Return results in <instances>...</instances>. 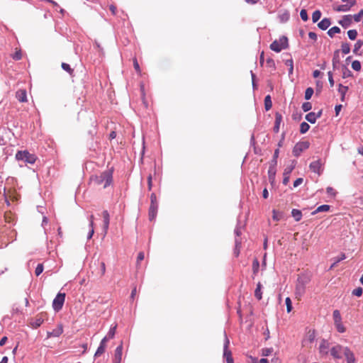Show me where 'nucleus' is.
Returning <instances> with one entry per match:
<instances>
[{
  "mask_svg": "<svg viewBox=\"0 0 363 363\" xmlns=\"http://www.w3.org/2000/svg\"><path fill=\"white\" fill-rule=\"evenodd\" d=\"M113 169H106L99 174L92 175L90 177L91 182L95 185H103L104 188H106L113 182Z\"/></svg>",
  "mask_w": 363,
  "mask_h": 363,
  "instance_id": "f257e3e1",
  "label": "nucleus"
},
{
  "mask_svg": "<svg viewBox=\"0 0 363 363\" xmlns=\"http://www.w3.org/2000/svg\"><path fill=\"white\" fill-rule=\"evenodd\" d=\"M16 159L18 161H23L28 164H34L36 161V156L30 153L28 150L18 151L16 154Z\"/></svg>",
  "mask_w": 363,
  "mask_h": 363,
  "instance_id": "f03ea898",
  "label": "nucleus"
},
{
  "mask_svg": "<svg viewBox=\"0 0 363 363\" xmlns=\"http://www.w3.org/2000/svg\"><path fill=\"white\" fill-rule=\"evenodd\" d=\"M288 46V38L283 35L279 38V40H274L271 43L270 49L276 52H279L281 50L287 48Z\"/></svg>",
  "mask_w": 363,
  "mask_h": 363,
  "instance_id": "7ed1b4c3",
  "label": "nucleus"
},
{
  "mask_svg": "<svg viewBox=\"0 0 363 363\" xmlns=\"http://www.w3.org/2000/svg\"><path fill=\"white\" fill-rule=\"evenodd\" d=\"M225 340L223 344V357L225 359L227 363H233V358L232 357L231 351L228 350L230 345V340L227 337L225 333H224Z\"/></svg>",
  "mask_w": 363,
  "mask_h": 363,
  "instance_id": "20e7f679",
  "label": "nucleus"
},
{
  "mask_svg": "<svg viewBox=\"0 0 363 363\" xmlns=\"http://www.w3.org/2000/svg\"><path fill=\"white\" fill-rule=\"evenodd\" d=\"M310 146V143L308 141H301L297 143L292 150V153L295 157H299L301 152L306 150H307Z\"/></svg>",
  "mask_w": 363,
  "mask_h": 363,
  "instance_id": "39448f33",
  "label": "nucleus"
},
{
  "mask_svg": "<svg viewBox=\"0 0 363 363\" xmlns=\"http://www.w3.org/2000/svg\"><path fill=\"white\" fill-rule=\"evenodd\" d=\"M65 299V294L59 293L52 301V307L55 311L62 309Z\"/></svg>",
  "mask_w": 363,
  "mask_h": 363,
  "instance_id": "423d86ee",
  "label": "nucleus"
},
{
  "mask_svg": "<svg viewBox=\"0 0 363 363\" xmlns=\"http://www.w3.org/2000/svg\"><path fill=\"white\" fill-rule=\"evenodd\" d=\"M344 352V347L340 345H335L330 349V354L335 359H341L342 352Z\"/></svg>",
  "mask_w": 363,
  "mask_h": 363,
  "instance_id": "0eeeda50",
  "label": "nucleus"
},
{
  "mask_svg": "<svg viewBox=\"0 0 363 363\" xmlns=\"http://www.w3.org/2000/svg\"><path fill=\"white\" fill-rule=\"evenodd\" d=\"M309 168L313 172L316 173L318 175H320L323 171L322 162L320 160L312 162L309 165Z\"/></svg>",
  "mask_w": 363,
  "mask_h": 363,
  "instance_id": "6e6552de",
  "label": "nucleus"
},
{
  "mask_svg": "<svg viewBox=\"0 0 363 363\" xmlns=\"http://www.w3.org/2000/svg\"><path fill=\"white\" fill-rule=\"evenodd\" d=\"M344 355L345 357L347 363H355L356 359L354 353L347 347H344Z\"/></svg>",
  "mask_w": 363,
  "mask_h": 363,
  "instance_id": "1a4fd4ad",
  "label": "nucleus"
},
{
  "mask_svg": "<svg viewBox=\"0 0 363 363\" xmlns=\"http://www.w3.org/2000/svg\"><path fill=\"white\" fill-rule=\"evenodd\" d=\"M123 343L121 342L116 349L113 363H121L122 359Z\"/></svg>",
  "mask_w": 363,
  "mask_h": 363,
  "instance_id": "9d476101",
  "label": "nucleus"
},
{
  "mask_svg": "<svg viewBox=\"0 0 363 363\" xmlns=\"http://www.w3.org/2000/svg\"><path fill=\"white\" fill-rule=\"evenodd\" d=\"M103 215V221H104V226L103 230L104 232V234L106 235L107 233L108 229L109 228V223H110V215L108 212V211L105 210L102 213Z\"/></svg>",
  "mask_w": 363,
  "mask_h": 363,
  "instance_id": "9b49d317",
  "label": "nucleus"
},
{
  "mask_svg": "<svg viewBox=\"0 0 363 363\" xmlns=\"http://www.w3.org/2000/svg\"><path fill=\"white\" fill-rule=\"evenodd\" d=\"M352 22V17L351 15H345L342 19L338 21V23L343 28H347L350 26Z\"/></svg>",
  "mask_w": 363,
  "mask_h": 363,
  "instance_id": "f8f14e48",
  "label": "nucleus"
},
{
  "mask_svg": "<svg viewBox=\"0 0 363 363\" xmlns=\"http://www.w3.org/2000/svg\"><path fill=\"white\" fill-rule=\"evenodd\" d=\"M311 281L310 277L305 274H301L298 276L297 279L296 284L303 286L306 287V286Z\"/></svg>",
  "mask_w": 363,
  "mask_h": 363,
  "instance_id": "ddd939ff",
  "label": "nucleus"
},
{
  "mask_svg": "<svg viewBox=\"0 0 363 363\" xmlns=\"http://www.w3.org/2000/svg\"><path fill=\"white\" fill-rule=\"evenodd\" d=\"M157 209H158V205L150 204V208H149V212H148L149 220L150 221L155 219V218L157 216Z\"/></svg>",
  "mask_w": 363,
  "mask_h": 363,
  "instance_id": "4468645a",
  "label": "nucleus"
},
{
  "mask_svg": "<svg viewBox=\"0 0 363 363\" xmlns=\"http://www.w3.org/2000/svg\"><path fill=\"white\" fill-rule=\"evenodd\" d=\"M330 25V19L328 18H324L318 23V27L323 30H325Z\"/></svg>",
  "mask_w": 363,
  "mask_h": 363,
  "instance_id": "2eb2a0df",
  "label": "nucleus"
},
{
  "mask_svg": "<svg viewBox=\"0 0 363 363\" xmlns=\"http://www.w3.org/2000/svg\"><path fill=\"white\" fill-rule=\"evenodd\" d=\"M16 97L20 102L27 101V92L25 89H19L16 93Z\"/></svg>",
  "mask_w": 363,
  "mask_h": 363,
  "instance_id": "dca6fc26",
  "label": "nucleus"
},
{
  "mask_svg": "<svg viewBox=\"0 0 363 363\" xmlns=\"http://www.w3.org/2000/svg\"><path fill=\"white\" fill-rule=\"evenodd\" d=\"M329 349V342L326 340H322L320 346L319 352L323 354H328Z\"/></svg>",
  "mask_w": 363,
  "mask_h": 363,
  "instance_id": "f3484780",
  "label": "nucleus"
},
{
  "mask_svg": "<svg viewBox=\"0 0 363 363\" xmlns=\"http://www.w3.org/2000/svg\"><path fill=\"white\" fill-rule=\"evenodd\" d=\"M277 166L276 165H269V169H268V177L269 180L272 183L274 182L275 179V175L277 172Z\"/></svg>",
  "mask_w": 363,
  "mask_h": 363,
  "instance_id": "a211bd4d",
  "label": "nucleus"
},
{
  "mask_svg": "<svg viewBox=\"0 0 363 363\" xmlns=\"http://www.w3.org/2000/svg\"><path fill=\"white\" fill-rule=\"evenodd\" d=\"M294 168V166H290V167H286L284 169V178H283V184L284 185H286L288 184L289 181V174L292 172Z\"/></svg>",
  "mask_w": 363,
  "mask_h": 363,
  "instance_id": "6ab92c4d",
  "label": "nucleus"
},
{
  "mask_svg": "<svg viewBox=\"0 0 363 363\" xmlns=\"http://www.w3.org/2000/svg\"><path fill=\"white\" fill-rule=\"evenodd\" d=\"M63 333L62 325H59L56 328L53 329L51 332H48L49 337H59Z\"/></svg>",
  "mask_w": 363,
  "mask_h": 363,
  "instance_id": "aec40b11",
  "label": "nucleus"
},
{
  "mask_svg": "<svg viewBox=\"0 0 363 363\" xmlns=\"http://www.w3.org/2000/svg\"><path fill=\"white\" fill-rule=\"evenodd\" d=\"M348 89H349L348 86H343L342 84H339L337 91L340 93V94L341 95L340 99L342 101H345V94H346L347 91H348Z\"/></svg>",
  "mask_w": 363,
  "mask_h": 363,
  "instance_id": "412c9836",
  "label": "nucleus"
},
{
  "mask_svg": "<svg viewBox=\"0 0 363 363\" xmlns=\"http://www.w3.org/2000/svg\"><path fill=\"white\" fill-rule=\"evenodd\" d=\"M330 206L328 204H323L320 206H318L315 211H313L311 214L315 215L317 213L319 212H327L330 210Z\"/></svg>",
  "mask_w": 363,
  "mask_h": 363,
  "instance_id": "4be33fe9",
  "label": "nucleus"
},
{
  "mask_svg": "<svg viewBox=\"0 0 363 363\" xmlns=\"http://www.w3.org/2000/svg\"><path fill=\"white\" fill-rule=\"evenodd\" d=\"M291 216L298 222L302 218V213L300 210L294 208L291 211Z\"/></svg>",
  "mask_w": 363,
  "mask_h": 363,
  "instance_id": "5701e85b",
  "label": "nucleus"
},
{
  "mask_svg": "<svg viewBox=\"0 0 363 363\" xmlns=\"http://www.w3.org/2000/svg\"><path fill=\"white\" fill-rule=\"evenodd\" d=\"M305 291H306V287L301 286V285H298V284L296 285L295 294H296V297H298V298L301 297L304 294Z\"/></svg>",
  "mask_w": 363,
  "mask_h": 363,
  "instance_id": "b1692460",
  "label": "nucleus"
},
{
  "mask_svg": "<svg viewBox=\"0 0 363 363\" xmlns=\"http://www.w3.org/2000/svg\"><path fill=\"white\" fill-rule=\"evenodd\" d=\"M262 284L260 282H258L257 284V287L255 291V296L258 299L261 300L262 298Z\"/></svg>",
  "mask_w": 363,
  "mask_h": 363,
  "instance_id": "393cba45",
  "label": "nucleus"
},
{
  "mask_svg": "<svg viewBox=\"0 0 363 363\" xmlns=\"http://www.w3.org/2000/svg\"><path fill=\"white\" fill-rule=\"evenodd\" d=\"M362 45L363 41L362 40H358L354 45L353 52L357 55H361L362 52L359 53V50L362 47Z\"/></svg>",
  "mask_w": 363,
  "mask_h": 363,
  "instance_id": "a878e982",
  "label": "nucleus"
},
{
  "mask_svg": "<svg viewBox=\"0 0 363 363\" xmlns=\"http://www.w3.org/2000/svg\"><path fill=\"white\" fill-rule=\"evenodd\" d=\"M342 78H344V79L348 78V77H350L352 76V72L345 65H342Z\"/></svg>",
  "mask_w": 363,
  "mask_h": 363,
  "instance_id": "bb28decb",
  "label": "nucleus"
},
{
  "mask_svg": "<svg viewBox=\"0 0 363 363\" xmlns=\"http://www.w3.org/2000/svg\"><path fill=\"white\" fill-rule=\"evenodd\" d=\"M306 119L309 123L314 124L316 122V117H315V113L314 112H310L306 116Z\"/></svg>",
  "mask_w": 363,
  "mask_h": 363,
  "instance_id": "cd10ccee",
  "label": "nucleus"
},
{
  "mask_svg": "<svg viewBox=\"0 0 363 363\" xmlns=\"http://www.w3.org/2000/svg\"><path fill=\"white\" fill-rule=\"evenodd\" d=\"M290 14L289 11H286L283 13L279 15V18L281 23H286L289 21Z\"/></svg>",
  "mask_w": 363,
  "mask_h": 363,
  "instance_id": "c85d7f7f",
  "label": "nucleus"
},
{
  "mask_svg": "<svg viewBox=\"0 0 363 363\" xmlns=\"http://www.w3.org/2000/svg\"><path fill=\"white\" fill-rule=\"evenodd\" d=\"M340 28L337 26H333L331 28H330L328 30V35L330 37V38H333L334 35L335 33H340Z\"/></svg>",
  "mask_w": 363,
  "mask_h": 363,
  "instance_id": "c756f323",
  "label": "nucleus"
},
{
  "mask_svg": "<svg viewBox=\"0 0 363 363\" xmlns=\"http://www.w3.org/2000/svg\"><path fill=\"white\" fill-rule=\"evenodd\" d=\"M272 106V102L271 99V96L269 95H267L264 98V108L266 111H269L271 109Z\"/></svg>",
  "mask_w": 363,
  "mask_h": 363,
  "instance_id": "7c9ffc66",
  "label": "nucleus"
},
{
  "mask_svg": "<svg viewBox=\"0 0 363 363\" xmlns=\"http://www.w3.org/2000/svg\"><path fill=\"white\" fill-rule=\"evenodd\" d=\"M116 328H117V325L115 324V325H112L107 333V336L108 337V338L110 339H112L115 336V334H116Z\"/></svg>",
  "mask_w": 363,
  "mask_h": 363,
  "instance_id": "2f4dec72",
  "label": "nucleus"
},
{
  "mask_svg": "<svg viewBox=\"0 0 363 363\" xmlns=\"http://www.w3.org/2000/svg\"><path fill=\"white\" fill-rule=\"evenodd\" d=\"M341 50L344 55H347L350 52V45L348 43H342L341 45Z\"/></svg>",
  "mask_w": 363,
  "mask_h": 363,
  "instance_id": "473e14b6",
  "label": "nucleus"
},
{
  "mask_svg": "<svg viewBox=\"0 0 363 363\" xmlns=\"http://www.w3.org/2000/svg\"><path fill=\"white\" fill-rule=\"evenodd\" d=\"M315 339V330H309L307 334L306 341L310 343H312Z\"/></svg>",
  "mask_w": 363,
  "mask_h": 363,
  "instance_id": "72a5a7b5",
  "label": "nucleus"
},
{
  "mask_svg": "<svg viewBox=\"0 0 363 363\" xmlns=\"http://www.w3.org/2000/svg\"><path fill=\"white\" fill-rule=\"evenodd\" d=\"M310 128V125L306 122H302L300 125V133L301 134L306 133Z\"/></svg>",
  "mask_w": 363,
  "mask_h": 363,
  "instance_id": "f704fd0d",
  "label": "nucleus"
},
{
  "mask_svg": "<svg viewBox=\"0 0 363 363\" xmlns=\"http://www.w3.org/2000/svg\"><path fill=\"white\" fill-rule=\"evenodd\" d=\"M279 149L277 148L274 150L273 158L271 160L270 164L276 165L277 164V158L279 157Z\"/></svg>",
  "mask_w": 363,
  "mask_h": 363,
  "instance_id": "c9c22d12",
  "label": "nucleus"
},
{
  "mask_svg": "<svg viewBox=\"0 0 363 363\" xmlns=\"http://www.w3.org/2000/svg\"><path fill=\"white\" fill-rule=\"evenodd\" d=\"M43 323V319L42 318H37L31 323V325L34 328H37L40 327Z\"/></svg>",
  "mask_w": 363,
  "mask_h": 363,
  "instance_id": "e433bc0d",
  "label": "nucleus"
},
{
  "mask_svg": "<svg viewBox=\"0 0 363 363\" xmlns=\"http://www.w3.org/2000/svg\"><path fill=\"white\" fill-rule=\"evenodd\" d=\"M321 17V12L320 10L315 11L312 14V21L316 23Z\"/></svg>",
  "mask_w": 363,
  "mask_h": 363,
  "instance_id": "4c0bfd02",
  "label": "nucleus"
},
{
  "mask_svg": "<svg viewBox=\"0 0 363 363\" xmlns=\"http://www.w3.org/2000/svg\"><path fill=\"white\" fill-rule=\"evenodd\" d=\"M314 93V90L312 87H308L305 91V99L309 100Z\"/></svg>",
  "mask_w": 363,
  "mask_h": 363,
  "instance_id": "58836bf2",
  "label": "nucleus"
},
{
  "mask_svg": "<svg viewBox=\"0 0 363 363\" xmlns=\"http://www.w3.org/2000/svg\"><path fill=\"white\" fill-rule=\"evenodd\" d=\"M333 319L335 323L342 321L341 315L338 310H335L333 311Z\"/></svg>",
  "mask_w": 363,
  "mask_h": 363,
  "instance_id": "ea45409f",
  "label": "nucleus"
},
{
  "mask_svg": "<svg viewBox=\"0 0 363 363\" xmlns=\"http://www.w3.org/2000/svg\"><path fill=\"white\" fill-rule=\"evenodd\" d=\"M352 6H350V4H342V5H340L336 11H342V12H347L348 11H350V8Z\"/></svg>",
  "mask_w": 363,
  "mask_h": 363,
  "instance_id": "a19ab883",
  "label": "nucleus"
},
{
  "mask_svg": "<svg viewBox=\"0 0 363 363\" xmlns=\"http://www.w3.org/2000/svg\"><path fill=\"white\" fill-rule=\"evenodd\" d=\"M345 258H346V256H345V255L344 253H342L340 256L335 257L334 258L335 259V262L331 265L330 268L334 267L337 263H339L340 262L344 260Z\"/></svg>",
  "mask_w": 363,
  "mask_h": 363,
  "instance_id": "79ce46f5",
  "label": "nucleus"
},
{
  "mask_svg": "<svg viewBox=\"0 0 363 363\" xmlns=\"http://www.w3.org/2000/svg\"><path fill=\"white\" fill-rule=\"evenodd\" d=\"M259 269V262L257 259H255L252 262V271L253 274H256Z\"/></svg>",
  "mask_w": 363,
  "mask_h": 363,
  "instance_id": "37998d69",
  "label": "nucleus"
},
{
  "mask_svg": "<svg viewBox=\"0 0 363 363\" xmlns=\"http://www.w3.org/2000/svg\"><path fill=\"white\" fill-rule=\"evenodd\" d=\"M347 35H348V38L352 40H354L356 39L357 38V31L355 30V29H352V30H349L347 31Z\"/></svg>",
  "mask_w": 363,
  "mask_h": 363,
  "instance_id": "c03bdc74",
  "label": "nucleus"
},
{
  "mask_svg": "<svg viewBox=\"0 0 363 363\" xmlns=\"http://www.w3.org/2000/svg\"><path fill=\"white\" fill-rule=\"evenodd\" d=\"M335 328L337 329V330L340 333H343L345 332V326L343 325L342 321L339 322V323H335Z\"/></svg>",
  "mask_w": 363,
  "mask_h": 363,
  "instance_id": "a18cd8bd",
  "label": "nucleus"
},
{
  "mask_svg": "<svg viewBox=\"0 0 363 363\" xmlns=\"http://www.w3.org/2000/svg\"><path fill=\"white\" fill-rule=\"evenodd\" d=\"M352 68L355 71H359L361 69V63L359 60H354L352 62Z\"/></svg>",
  "mask_w": 363,
  "mask_h": 363,
  "instance_id": "49530a36",
  "label": "nucleus"
},
{
  "mask_svg": "<svg viewBox=\"0 0 363 363\" xmlns=\"http://www.w3.org/2000/svg\"><path fill=\"white\" fill-rule=\"evenodd\" d=\"M363 289L362 287H357L352 291V294L356 296H361L362 295Z\"/></svg>",
  "mask_w": 363,
  "mask_h": 363,
  "instance_id": "de8ad7c7",
  "label": "nucleus"
},
{
  "mask_svg": "<svg viewBox=\"0 0 363 363\" xmlns=\"http://www.w3.org/2000/svg\"><path fill=\"white\" fill-rule=\"evenodd\" d=\"M105 347H106L105 346L99 345V346L98 347V348H97V350H96V351L95 352L94 356L95 357H99L101 354H102L104 352V351H105Z\"/></svg>",
  "mask_w": 363,
  "mask_h": 363,
  "instance_id": "09e8293b",
  "label": "nucleus"
},
{
  "mask_svg": "<svg viewBox=\"0 0 363 363\" xmlns=\"http://www.w3.org/2000/svg\"><path fill=\"white\" fill-rule=\"evenodd\" d=\"M300 17L303 21H307L308 20V16L306 9L301 10Z\"/></svg>",
  "mask_w": 363,
  "mask_h": 363,
  "instance_id": "8fccbe9b",
  "label": "nucleus"
},
{
  "mask_svg": "<svg viewBox=\"0 0 363 363\" xmlns=\"http://www.w3.org/2000/svg\"><path fill=\"white\" fill-rule=\"evenodd\" d=\"M304 112L309 111L312 108V105L310 102H304L301 106Z\"/></svg>",
  "mask_w": 363,
  "mask_h": 363,
  "instance_id": "3c124183",
  "label": "nucleus"
},
{
  "mask_svg": "<svg viewBox=\"0 0 363 363\" xmlns=\"http://www.w3.org/2000/svg\"><path fill=\"white\" fill-rule=\"evenodd\" d=\"M44 267L43 264H38L35 268V274L38 277L43 272Z\"/></svg>",
  "mask_w": 363,
  "mask_h": 363,
  "instance_id": "603ef678",
  "label": "nucleus"
},
{
  "mask_svg": "<svg viewBox=\"0 0 363 363\" xmlns=\"http://www.w3.org/2000/svg\"><path fill=\"white\" fill-rule=\"evenodd\" d=\"M363 16V9H361L357 13L353 16V18L355 22H359L361 18Z\"/></svg>",
  "mask_w": 363,
  "mask_h": 363,
  "instance_id": "864d4df0",
  "label": "nucleus"
},
{
  "mask_svg": "<svg viewBox=\"0 0 363 363\" xmlns=\"http://www.w3.org/2000/svg\"><path fill=\"white\" fill-rule=\"evenodd\" d=\"M285 303L286 305V311L288 313L291 312L292 310V303L289 297H287L285 300Z\"/></svg>",
  "mask_w": 363,
  "mask_h": 363,
  "instance_id": "5fc2aeb1",
  "label": "nucleus"
},
{
  "mask_svg": "<svg viewBox=\"0 0 363 363\" xmlns=\"http://www.w3.org/2000/svg\"><path fill=\"white\" fill-rule=\"evenodd\" d=\"M266 62L267 67L273 68L274 70L276 69L275 62L273 59L268 58L267 59Z\"/></svg>",
  "mask_w": 363,
  "mask_h": 363,
  "instance_id": "6e6d98bb",
  "label": "nucleus"
},
{
  "mask_svg": "<svg viewBox=\"0 0 363 363\" xmlns=\"http://www.w3.org/2000/svg\"><path fill=\"white\" fill-rule=\"evenodd\" d=\"M61 67L65 71H66L69 73H71L73 71L72 69L71 68L70 65L65 62H62Z\"/></svg>",
  "mask_w": 363,
  "mask_h": 363,
  "instance_id": "4d7b16f0",
  "label": "nucleus"
},
{
  "mask_svg": "<svg viewBox=\"0 0 363 363\" xmlns=\"http://www.w3.org/2000/svg\"><path fill=\"white\" fill-rule=\"evenodd\" d=\"M281 121H282V116H281V114L280 113H279V112H277L275 113V122L274 123H277V125L278 124L280 125Z\"/></svg>",
  "mask_w": 363,
  "mask_h": 363,
  "instance_id": "13d9d810",
  "label": "nucleus"
},
{
  "mask_svg": "<svg viewBox=\"0 0 363 363\" xmlns=\"http://www.w3.org/2000/svg\"><path fill=\"white\" fill-rule=\"evenodd\" d=\"M333 64H337L339 62V50H337L334 52V56L333 58Z\"/></svg>",
  "mask_w": 363,
  "mask_h": 363,
  "instance_id": "bf43d9fd",
  "label": "nucleus"
},
{
  "mask_svg": "<svg viewBox=\"0 0 363 363\" xmlns=\"http://www.w3.org/2000/svg\"><path fill=\"white\" fill-rule=\"evenodd\" d=\"M326 192L328 195H330L332 196H335L336 195V191L335 189L331 186H328L326 188Z\"/></svg>",
  "mask_w": 363,
  "mask_h": 363,
  "instance_id": "052dcab7",
  "label": "nucleus"
},
{
  "mask_svg": "<svg viewBox=\"0 0 363 363\" xmlns=\"http://www.w3.org/2000/svg\"><path fill=\"white\" fill-rule=\"evenodd\" d=\"M13 59L15 60H19L22 57V54L21 50L16 51L12 56Z\"/></svg>",
  "mask_w": 363,
  "mask_h": 363,
  "instance_id": "680f3d73",
  "label": "nucleus"
},
{
  "mask_svg": "<svg viewBox=\"0 0 363 363\" xmlns=\"http://www.w3.org/2000/svg\"><path fill=\"white\" fill-rule=\"evenodd\" d=\"M133 66H134V68H135V71L138 73H140V65H139L138 62L136 58L133 59Z\"/></svg>",
  "mask_w": 363,
  "mask_h": 363,
  "instance_id": "e2e57ef3",
  "label": "nucleus"
},
{
  "mask_svg": "<svg viewBox=\"0 0 363 363\" xmlns=\"http://www.w3.org/2000/svg\"><path fill=\"white\" fill-rule=\"evenodd\" d=\"M272 213H273V216H272L273 220H274L276 221L280 220L281 217L278 216V213H279L278 211H277L275 209H274L272 211Z\"/></svg>",
  "mask_w": 363,
  "mask_h": 363,
  "instance_id": "0e129e2a",
  "label": "nucleus"
},
{
  "mask_svg": "<svg viewBox=\"0 0 363 363\" xmlns=\"http://www.w3.org/2000/svg\"><path fill=\"white\" fill-rule=\"evenodd\" d=\"M150 204L157 205V197L155 193L150 195Z\"/></svg>",
  "mask_w": 363,
  "mask_h": 363,
  "instance_id": "69168bd1",
  "label": "nucleus"
},
{
  "mask_svg": "<svg viewBox=\"0 0 363 363\" xmlns=\"http://www.w3.org/2000/svg\"><path fill=\"white\" fill-rule=\"evenodd\" d=\"M272 348H266L262 350L263 356H269L272 352Z\"/></svg>",
  "mask_w": 363,
  "mask_h": 363,
  "instance_id": "338daca9",
  "label": "nucleus"
},
{
  "mask_svg": "<svg viewBox=\"0 0 363 363\" xmlns=\"http://www.w3.org/2000/svg\"><path fill=\"white\" fill-rule=\"evenodd\" d=\"M303 179L302 178H298L294 182V186L297 187L303 183Z\"/></svg>",
  "mask_w": 363,
  "mask_h": 363,
  "instance_id": "774afa93",
  "label": "nucleus"
}]
</instances>
